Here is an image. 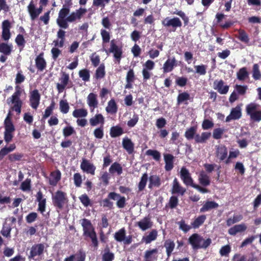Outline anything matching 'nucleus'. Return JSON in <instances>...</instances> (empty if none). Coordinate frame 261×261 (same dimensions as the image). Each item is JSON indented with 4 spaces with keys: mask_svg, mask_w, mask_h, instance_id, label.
I'll list each match as a JSON object with an SVG mask.
<instances>
[{
    "mask_svg": "<svg viewBox=\"0 0 261 261\" xmlns=\"http://www.w3.org/2000/svg\"><path fill=\"white\" fill-rule=\"evenodd\" d=\"M69 8L66 7H63L59 11L57 23L60 28L67 29L68 27V22H72L80 19L87 12V10L80 8L69 15Z\"/></svg>",
    "mask_w": 261,
    "mask_h": 261,
    "instance_id": "obj_1",
    "label": "nucleus"
},
{
    "mask_svg": "<svg viewBox=\"0 0 261 261\" xmlns=\"http://www.w3.org/2000/svg\"><path fill=\"white\" fill-rule=\"evenodd\" d=\"M80 223L83 228L84 234L89 237L91 239L93 246L97 247L98 241L96 234L90 221L86 219H83L80 220Z\"/></svg>",
    "mask_w": 261,
    "mask_h": 261,
    "instance_id": "obj_2",
    "label": "nucleus"
},
{
    "mask_svg": "<svg viewBox=\"0 0 261 261\" xmlns=\"http://www.w3.org/2000/svg\"><path fill=\"white\" fill-rule=\"evenodd\" d=\"M21 93V90L19 86L15 87V92L14 94L7 100L9 105L12 106L13 110L16 112L18 114L21 113V108L22 101L20 99V96Z\"/></svg>",
    "mask_w": 261,
    "mask_h": 261,
    "instance_id": "obj_3",
    "label": "nucleus"
},
{
    "mask_svg": "<svg viewBox=\"0 0 261 261\" xmlns=\"http://www.w3.org/2000/svg\"><path fill=\"white\" fill-rule=\"evenodd\" d=\"M189 242L194 249L206 248L212 243L211 239H204L198 234H193L189 239Z\"/></svg>",
    "mask_w": 261,
    "mask_h": 261,
    "instance_id": "obj_4",
    "label": "nucleus"
},
{
    "mask_svg": "<svg viewBox=\"0 0 261 261\" xmlns=\"http://www.w3.org/2000/svg\"><path fill=\"white\" fill-rule=\"evenodd\" d=\"M10 113H9L5 120V133L4 139L7 143L10 142L13 137V133L15 130L14 126L10 117Z\"/></svg>",
    "mask_w": 261,
    "mask_h": 261,
    "instance_id": "obj_5",
    "label": "nucleus"
},
{
    "mask_svg": "<svg viewBox=\"0 0 261 261\" xmlns=\"http://www.w3.org/2000/svg\"><path fill=\"white\" fill-rule=\"evenodd\" d=\"M115 239L119 242H123L126 245L130 244L132 243V236H126V231L124 228H121L114 234Z\"/></svg>",
    "mask_w": 261,
    "mask_h": 261,
    "instance_id": "obj_6",
    "label": "nucleus"
},
{
    "mask_svg": "<svg viewBox=\"0 0 261 261\" xmlns=\"http://www.w3.org/2000/svg\"><path fill=\"white\" fill-rule=\"evenodd\" d=\"M55 204L61 208L64 204L67 202L66 194L62 191H58L53 197Z\"/></svg>",
    "mask_w": 261,
    "mask_h": 261,
    "instance_id": "obj_7",
    "label": "nucleus"
},
{
    "mask_svg": "<svg viewBox=\"0 0 261 261\" xmlns=\"http://www.w3.org/2000/svg\"><path fill=\"white\" fill-rule=\"evenodd\" d=\"M102 50L105 51L107 55H109V53H112L114 54L115 58L119 61L121 58L122 54V49L121 47L118 46L115 44L114 41L112 40L111 41V47L109 50L106 49L105 47H103Z\"/></svg>",
    "mask_w": 261,
    "mask_h": 261,
    "instance_id": "obj_8",
    "label": "nucleus"
},
{
    "mask_svg": "<svg viewBox=\"0 0 261 261\" xmlns=\"http://www.w3.org/2000/svg\"><path fill=\"white\" fill-rule=\"evenodd\" d=\"M28 11L30 14L32 20H34L37 18L43 10V8L39 6L38 8H36L34 2L32 0L27 7Z\"/></svg>",
    "mask_w": 261,
    "mask_h": 261,
    "instance_id": "obj_9",
    "label": "nucleus"
},
{
    "mask_svg": "<svg viewBox=\"0 0 261 261\" xmlns=\"http://www.w3.org/2000/svg\"><path fill=\"white\" fill-rule=\"evenodd\" d=\"M69 82V75L65 72L61 73L59 83H57V89L59 93H62Z\"/></svg>",
    "mask_w": 261,
    "mask_h": 261,
    "instance_id": "obj_10",
    "label": "nucleus"
},
{
    "mask_svg": "<svg viewBox=\"0 0 261 261\" xmlns=\"http://www.w3.org/2000/svg\"><path fill=\"white\" fill-rule=\"evenodd\" d=\"M2 38L5 41H8L11 37V34L10 29L11 28V24L8 20H5L2 23Z\"/></svg>",
    "mask_w": 261,
    "mask_h": 261,
    "instance_id": "obj_11",
    "label": "nucleus"
},
{
    "mask_svg": "<svg viewBox=\"0 0 261 261\" xmlns=\"http://www.w3.org/2000/svg\"><path fill=\"white\" fill-rule=\"evenodd\" d=\"M180 175L181 179L185 185L193 187L194 184L189 171L186 168L182 167L181 169Z\"/></svg>",
    "mask_w": 261,
    "mask_h": 261,
    "instance_id": "obj_12",
    "label": "nucleus"
},
{
    "mask_svg": "<svg viewBox=\"0 0 261 261\" xmlns=\"http://www.w3.org/2000/svg\"><path fill=\"white\" fill-rule=\"evenodd\" d=\"M142 74L144 80H147L150 77L151 73L149 70H152L154 67L153 61L148 60L143 65Z\"/></svg>",
    "mask_w": 261,
    "mask_h": 261,
    "instance_id": "obj_13",
    "label": "nucleus"
},
{
    "mask_svg": "<svg viewBox=\"0 0 261 261\" xmlns=\"http://www.w3.org/2000/svg\"><path fill=\"white\" fill-rule=\"evenodd\" d=\"M214 89L221 94H226L229 90V86L224 85L222 80H216L214 82Z\"/></svg>",
    "mask_w": 261,
    "mask_h": 261,
    "instance_id": "obj_14",
    "label": "nucleus"
},
{
    "mask_svg": "<svg viewBox=\"0 0 261 261\" xmlns=\"http://www.w3.org/2000/svg\"><path fill=\"white\" fill-rule=\"evenodd\" d=\"M162 24L165 27H172L173 28L180 27L182 23L177 17L170 18L167 17L162 21Z\"/></svg>",
    "mask_w": 261,
    "mask_h": 261,
    "instance_id": "obj_15",
    "label": "nucleus"
},
{
    "mask_svg": "<svg viewBox=\"0 0 261 261\" xmlns=\"http://www.w3.org/2000/svg\"><path fill=\"white\" fill-rule=\"evenodd\" d=\"M87 103L91 112H93L94 109L97 107L98 104L97 95L93 93H90L87 96Z\"/></svg>",
    "mask_w": 261,
    "mask_h": 261,
    "instance_id": "obj_16",
    "label": "nucleus"
},
{
    "mask_svg": "<svg viewBox=\"0 0 261 261\" xmlns=\"http://www.w3.org/2000/svg\"><path fill=\"white\" fill-rule=\"evenodd\" d=\"M185 188L181 186L176 178L173 181L171 192L172 194H178L183 195L186 192Z\"/></svg>",
    "mask_w": 261,
    "mask_h": 261,
    "instance_id": "obj_17",
    "label": "nucleus"
},
{
    "mask_svg": "<svg viewBox=\"0 0 261 261\" xmlns=\"http://www.w3.org/2000/svg\"><path fill=\"white\" fill-rule=\"evenodd\" d=\"M216 154L220 161H224L227 155V149L226 147L223 145H219L216 147Z\"/></svg>",
    "mask_w": 261,
    "mask_h": 261,
    "instance_id": "obj_18",
    "label": "nucleus"
},
{
    "mask_svg": "<svg viewBox=\"0 0 261 261\" xmlns=\"http://www.w3.org/2000/svg\"><path fill=\"white\" fill-rule=\"evenodd\" d=\"M40 98V96L38 90H33L31 93L30 100L31 106L33 109H36L37 108L39 104Z\"/></svg>",
    "mask_w": 261,
    "mask_h": 261,
    "instance_id": "obj_19",
    "label": "nucleus"
},
{
    "mask_svg": "<svg viewBox=\"0 0 261 261\" xmlns=\"http://www.w3.org/2000/svg\"><path fill=\"white\" fill-rule=\"evenodd\" d=\"M177 61L175 58H168L163 65L164 72H171L177 66Z\"/></svg>",
    "mask_w": 261,
    "mask_h": 261,
    "instance_id": "obj_20",
    "label": "nucleus"
},
{
    "mask_svg": "<svg viewBox=\"0 0 261 261\" xmlns=\"http://www.w3.org/2000/svg\"><path fill=\"white\" fill-rule=\"evenodd\" d=\"M81 169L88 173H90L94 175L95 173V167L89 161L83 160L81 164Z\"/></svg>",
    "mask_w": 261,
    "mask_h": 261,
    "instance_id": "obj_21",
    "label": "nucleus"
},
{
    "mask_svg": "<svg viewBox=\"0 0 261 261\" xmlns=\"http://www.w3.org/2000/svg\"><path fill=\"white\" fill-rule=\"evenodd\" d=\"M241 107L237 106L231 110L230 114L226 118V121L228 122L231 120L238 119L241 117Z\"/></svg>",
    "mask_w": 261,
    "mask_h": 261,
    "instance_id": "obj_22",
    "label": "nucleus"
},
{
    "mask_svg": "<svg viewBox=\"0 0 261 261\" xmlns=\"http://www.w3.org/2000/svg\"><path fill=\"white\" fill-rule=\"evenodd\" d=\"M44 246L42 244H37L33 246L31 249L29 258H34L36 256L41 254L44 250Z\"/></svg>",
    "mask_w": 261,
    "mask_h": 261,
    "instance_id": "obj_23",
    "label": "nucleus"
},
{
    "mask_svg": "<svg viewBox=\"0 0 261 261\" xmlns=\"http://www.w3.org/2000/svg\"><path fill=\"white\" fill-rule=\"evenodd\" d=\"M157 249L146 250L144 254V261H155L158 258Z\"/></svg>",
    "mask_w": 261,
    "mask_h": 261,
    "instance_id": "obj_24",
    "label": "nucleus"
},
{
    "mask_svg": "<svg viewBox=\"0 0 261 261\" xmlns=\"http://www.w3.org/2000/svg\"><path fill=\"white\" fill-rule=\"evenodd\" d=\"M137 225L142 230L145 231L152 227V222L149 218L145 217L138 222Z\"/></svg>",
    "mask_w": 261,
    "mask_h": 261,
    "instance_id": "obj_25",
    "label": "nucleus"
},
{
    "mask_svg": "<svg viewBox=\"0 0 261 261\" xmlns=\"http://www.w3.org/2000/svg\"><path fill=\"white\" fill-rule=\"evenodd\" d=\"M36 199L38 202V210L41 213H43L45 210L46 198L43 197L42 193L39 191L36 195Z\"/></svg>",
    "mask_w": 261,
    "mask_h": 261,
    "instance_id": "obj_26",
    "label": "nucleus"
},
{
    "mask_svg": "<svg viewBox=\"0 0 261 261\" xmlns=\"http://www.w3.org/2000/svg\"><path fill=\"white\" fill-rule=\"evenodd\" d=\"M105 122V118L101 114H96L94 117L89 119V123L91 126H94L98 124L103 125Z\"/></svg>",
    "mask_w": 261,
    "mask_h": 261,
    "instance_id": "obj_27",
    "label": "nucleus"
},
{
    "mask_svg": "<svg viewBox=\"0 0 261 261\" xmlns=\"http://www.w3.org/2000/svg\"><path fill=\"white\" fill-rule=\"evenodd\" d=\"M246 229L247 226L244 223L236 225L229 229L228 233L230 235L234 236L237 233L242 232L245 231Z\"/></svg>",
    "mask_w": 261,
    "mask_h": 261,
    "instance_id": "obj_28",
    "label": "nucleus"
},
{
    "mask_svg": "<svg viewBox=\"0 0 261 261\" xmlns=\"http://www.w3.org/2000/svg\"><path fill=\"white\" fill-rule=\"evenodd\" d=\"M211 133L203 132L201 135L196 134L195 136V141L197 143H204L210 138Z\"/></svg>",
    "mask_w": 261,
    "mask_h": 261,
    "instance_id": "obj_29",
    "label": "nucleus"
},
{
    "mask_svg": "<svg viewBox=\"0 0 261 261\" xmlns=\"http://www.w3.org/2000/svg\"><path fill=\"white\" fill-rule=\"evenodd\" d=\"M61 172L59 171H55L51 172L49 178V184L52 186H56L61 179Z\"/></svg>",
    "mask_w": 261,
    "mask_h": 261,
    "instance_id": "obj_30",
    "label": "nucleus"
},
{
    "mask_svg": "<svg viewBox=\"0 0 261 261\" xmlns=\"http://www.w3.org/2000/svg\"><path fill=\"white\" fill-rule=\"evenodd\" d=\"M218 207V204L212 201H206L200 208V212L201 213L207 212L213 208Z\"/></svg>",
    "mask_w": 261,
    "mask_h": 261,
    "instance_id": "obj_31",
    "label": "nucleus"
},
{
    "mask_svg": "<svg viewBox=\"0 0 261 261\" xmlns=\"http://www.w3.org/2000/svg\"><path fill=\"white\" fill-rule=\"evenodd\" d=\"M157 236L158 231L155 229L152 230L147 236L143 237L142 241L146 244H149L152 241L155 240Z\"/></svg>",
    "mask_w": 261,
    "mask_h": 261,
    "instance_id": "obj_32",
    "label": "nucleus"
},
{
    "mask_svg": "<svg viewBox=\"0 0 261 261\" xmlns=\"http://www.w3.org/2000/svg\"><path fill=\"white\" fill-rule=\"evenodd\" d=\"M13 45L6 43H0V53L5 55H9L12 52Z\"/></svg>",
    "mask_w": 261,
    "mask_h": 261,
    "instance_id": "obj_33",
    "label": "nucleus"
},
{
    "mask_svg": "<svg viewBox=\"0 0 261 261\" xmlns=\"http://www.w3.org/2000/svg\"><path fill=\"white\" fill-rule=\"evenodd\" d=\"M198 180L199 183L203 186H207L210 184V177L204 171L200 172Z\"/></svg>",
    "mask_w": 261,
    "mask_h": 261,
    "instance_id": "obj_34",
    "label": "nucleus"
},
{
    "mask_svg": "<svg viewBox=\"0 0 261 261\" xmlns=\"http://www.w3.org/2000/svg\"><path fill=\"white\" fill-rule=\"evenodd\" d=\"M109 171L110 174L120 175L122 173V168L119 164L115 162L111 166Z\"/></svg>",
    "mask_w": 261,
    "mask_h": 261,
    "instance_id": "obj_35",
    "label": "nucleus"
},
{
    "mask_svg": "<svg viewBox=\"0 0 261 261\" xmlns=\"http://www.w3.org/2000/svg\"><path fill=\"white\" fill-rule=\"evenodd\" d=\"M11 230V224L5 221L3 224V227L1 232L4 237L10 238L11 237L10 233Z\"/></svg>",
    "mask_w": 261,
    "mask_h": 261,
    "instance_id": "obj_36",
    "label": "nucleus"
},
{
    "mask_svg": "<svg viewBox=\"0 0 261 261\" xmlns=\"http://www.w3.org/2000/svg\"><path fill=\"white\" fill-rule=\"evenodd\" d=\"M36 64L37 68L42 71L46 67V62L42 54L39 55L36 59Z\"/></svg>",
    "mask_w": 261,
    "mask_h": 261,
    "instance_id": "obj_37",
    "label": "nucleus"
},
{
    "mask_svg": "<svg viewBox=\"0 0 261 261\" xmlns=\"http://www.w3.org/2000/svg\"><path fill=\"white\" fill-rule=\"evenodd\" d=\"M122 145L128 153H132L134 149V144L130 139L124 138L122 141Z\"/></svg>",
    "mask_w": 261,
    "mask_h": 261,
    "instance_id": "obj_38",
    "label": "nucleus"
},
{
    "mask_svg": "<svg viewBox=\"0 0 261 261\" xmlns=\"http://www.w3.org/2000/svg\"><path fill=\"white\" fill-rule=\"evenodd\" d=\"M237 79L240 81H244L249 76V72L246 67L241 68L237 73Z\"/></svg>",
    "mask_w": 261,
    "mask_h": 261,
    "instance_id": "obj_39",
    "label": "nucleus"
},
{
    "mask_svg": "<svg viewBox=\"0 0 261 261\" xmlns=\"http://www.w3.org/2000/svg\"><path fill=\"white\" fill-rule=\"evenodd\" d=\"M173 156L169 154L164 155V160L166 163L165 169L169 171L173 168Z\"/></svg>",
    "mask_w": 261,
    "mask_h": 261,
    "instance_id": "obj_40",
    "label": "nucleus"
},
{
    "mask_svg": "<svg viewBox=\"0 0 261 261\" xmlns=\"http://www.w3.org/2000/svg\"><path fill=\"white\" fill-rule=\"evenodd\" d=\"M106 110L108 113L111 114H115L116 113L117 108L114 99H112L108 102Z\"/></svg>",
    "mask_w": 261,
    "mask_h": 261,
    "instance_id": "obj_41",
    "label": "nucleus"
},
{
    "mask_svg": "<svg viewBox=\"0 0 261 261\" xmlns=\"http://www.w3.org/2000/svg\"><path fill=\"white\" fill-rule=\"evenodd\" d=\"M123 133L122 128L118 126H113L110 129V136L112 138L120 136Z\"/></svg>",
    "mask_w": 261,
    "mask_h": 261,
    "instance_id": "obj_42",
    "label": "nucleus"
},
{
    "mask_svg": "<svg viewBox=\"0 0 261 261\" xmlns=\"http://www.w3.org/2000/svg\"><path fill=\"white\" fill-rule=\"evenodd\" d=\"M161 185L160 179L156 175H151L149 177V188H151L153 187H159Z\"/></svg>",
    "mask_w": 261,
    "mask_h": 261,
    "instance_id": "obj_43",
    "label": "nucleus"
},
{
    "mask_svg": "<svg viewBox=\"0 0 261 261\" xmlns=\"http://www.w3.org/2000/svg\"><path fill=\"white\" fill-rule=\"evenodd\" d=\"M197 128L195 126H192L187 129L185 132V136L188 140L194 139L195 136L196 135Z\"/></svg>",
    "mask_w": 261,
    "mask_h": 261,
    "instance_id": "obj_44",
    "label": "nucleus"
},
{
    "mask_svg": "<svg viewBox=\"0 0 261 261\" xmlns=\"http://www.w3.org/2000/svg\"><path fill=\"white\" fill-rule=\"evenodd\" d=\"M87 115L88 112L84 109H76L72 112V115L75 118L86 117Z\"/></svg>",
    "mask_w": 261,
    "mask_h": 261,
    "instance_id": "obj_45",
    "label": "nucleus"
},
{
    "mask_svg": "<svg viewBox=\"0 0 261 261\" xmlns=\"http://www.w3.org/2000/svg\"><path fill=\"white\" fill-rule=\"evenodd\" d=\"M60 110L63 114H67L69 110V106L66 100H61L59 102Z\"/></svg>",
    "mask_w": 261,
    "mask_h": 261,
    "instance_id": "obj_46",
    "label": "nucleus"
},
{
    "mask_svg": "<svg viewBox=\"0 0 261 261\" xmlns=\"http://www.w3.org/2000/svg\"><path fill=\"white\" fill-rule=\"evenodd\" d=\"M252 77L255 80H258L261 79V72L259 70V65L254 64L252 68Z\"/></svg>",
    "mask_w": 261,
    "mask_h": 261,
    "instance_id": "obj_47",
    "label": "nucleus"
},
{
    "mask_svg": "<svg viewBox=\"0 0 261 261\" xmlns=\"http://www.w3.org/2000/svg\"><path fill=\"white\" fill-rule=\"evenodd\" d=\"M114 258V254L111 252L109 249H106L102 255V261H112Z\"/></svg>",
    "mask_w": 261,
    "mask_h": 261,
    "instance_id": "obj_48",
    "label": "nucleus"
},
{
    "mask_svg": "<svg viewBox=\"0 0 261 261\" xmlns=\"http://www.w3.org/2000/svg\"><path fill=\"white\" fill-rule=\"evenodd\" d=\"M231 250V248L229 245H226L222 246L220 250L219 253L221 256L227 257L229 255Z\"/></svg>",
    "mask_w": 261,
    "mask_h": 261,
    "instance_id": "obj_49",
    "label": "nucleus"
},
{
    "mask_svg": "<svg viewBox=\"0 0 261 261\" xmlns=\"http://www.w3.org/2000/svg\"><path fill=\"white\" fill-rule=\"evenodd\" d=\"M165 247L166 249L167 255L169 256L174 248V243L171 240H167L165 243Z\"/></svg>",
    "mask_w": 261,
    "mask_h": 261,
    "instance_id": "obj_50",
    "label": "nucleus"
},
{
    "mask_svg": "<svg viewBox=\"0 0 261 261\" xmlns=\"http://www.w3.org/2000/svg\"><path fill=\"white\" fill-rule=\"evenodd\" d=\"M206 217L204 215H202L197 218L195 221L192 223L193 228H197L202 225L204 222Z\"/></svg>",
    "mask_w": 261,
    "mask_h": 261,
    "instance_id": "obj_51",
    "label": "nucleus"
},
{
    "mask_svg": "<svg viewBox=\"0 0 261 261\" xmlns=\"http://www.w3.org/2000/svg\"><path fill=\"white\" fill-rule=\"evenodd\" d=\"M79 76L85 82L89 81L90 72L88 70L84 69L79 71Z\"/></svg>",
    "mask_w": 261,
    "mask_h": 261,
    "instance_id": "obj_52",
    "label": "nucleus"
},
{
    "mask_svg": "<svg viewBox=\"0 0 261 261\" xmlns=\"http://www.w3.org/2000/svg\"><path fill=\"white\" fill-rule=\"evenodd\" d=\"M105 68L103 64H101L96 69L95 72V77L97 79H101L105 75Z\"/></svg>",
    "mask_w": 261,
    "mask_h": 261,
    "instance_id": "obj_53",
    "label": "nucleus"
},
{
    "mask_svg": "<svg viewBox=\"0 0 261 261\" xmlns=\"http://www.w3.org/2000/svg\"><path fill=\"white\" fill-rule=\"evenodd\" d=\"M148 180V176L147 174L146 173H144L141 179V181H140L139 185H138V188L139 191H142L145 188L147 181Z\"/></svg>",
    "mask_w": 261,
    "mask_h": 261,
    "instance_id": "obj_54",
    "label": "nucleus"
},
{
    "mask_svg": "<svg viewBox=\"0 0 261 261\" xmlns=\"http://www.w3.org/2000/svg\"><path fill=\"white\" fill-rule=\"evenodd\" d=\"M239 39L242 42L247 43L249 42V37L248 35L243 30L239 31Z\"/></svg>",
    "mask_w": 261,
    "mask_h": 261,
    "instance_id": "obj_55",
    "label": "nucleus"
},
{
    "mask_svg": "<svg viewBox=\"0 0 261 261\" xmlns=\"http://www.w3.org/2000/svg\"><path fill=\"white\" fill-rule=\"evenodd\" d=\"M31 189V179L27 178L23 181L20 186V189L23 191H29Z\"/></svg>",
    "mask_w": 261,
    "mask_h": 261,
    "instance_id": "obj_56",
    "label": "nucleus"
},
{
    "mask_svg": "<svg viewBox=\"0 0 261 261\" xmlns=\"http://www.w3.org/2000/svg\"><path fill=\"white\" fill-rule=\"evenodd\" d=\"M15 42L19 47H23L25 43V41L23 36L20 34H18L16 36Z\"/></svg>",
    "mask_w": 261,
    "mask_h": 261,
    "instance_id": "obj_57",
    "label": "nucleus"
},
{
    "mask_svg": "<svg viewBox=\"0 0 261 261\" xmlns=\"http://www.w3.org/2000/svg\"><path fill=\"white\" fill-rule=\"evenodd\" d=\"M196 72L200 75H205L206 74V66L204 65H196L194 66Z\"/></svg>",
    "mask_w": 261,
    "mask_h": 261,
    "instance_id": "obj_58",
    "label": "nucleus"
},
{
    "mask_svg": "<svg viewBox=\"0 0 261 261\" xmlns=\"http://www.w3.org/2000/svg\"><path fill=\"white\" fill-rule=\"evenodd\" d=\"M94 136L95 138L101 139L103 137V129L102 126L96 128L93 132Z\"/></svg>",
    "mask_w": 261,
    "mask_h": 261,
    "instance_id": "obj_59",
    "label": "nucleus"
},
{
    "mask_svg": "<svg viewBox=\"0 0 261 261\" xmlns=\"http://www.w3.org/2000/svg\"><path fill=\"white\" fill-rule=\"evenodd\" d=\"M190 98V95L187 92H183L179 94L177 97V102L178 103H181L187 100Z\"/></svg>",
    "mask_w": 261,
    "mask_h": 261,
    "instance_id": "obj_60",
    "label": "nucleus"
},
{
    "mask_svg": "<svg viewBox=\"0 0 261 261\" xmlns=\"http://www.w3.org/2000/svg\"><path fill=\"white\" fill-rule=\"evenodd\" d=\"M257 105L255 103H250L246 106V112L247 114L249 116L253 113V112H256L257 108Z\"/></svg>",
    "mask_w": 261,
    "mask_h": 261,
    "instance_id": "obj_61",
    "label": "nucleus"
},
{
    "mask_svg": "<svg viewBox=\"0 0 261 261\" xmlns=\"http://www.w3.org/2000/svg\"><path fill=\"white\" fill-rule=\"evenodd\" d=\"M147 155L152 156L153 159L156 161L160 160L161 158V154L160 152L156 150H148L146 152Z\"/></svg>",
    "mask_w": 261,
    "mask_h": 261,
    "instance_id": "obj_62",
    "label": "nucleus"
},
{
    "mask_svg": "<svg viewBox=\"0 0 261 261\" xmlns=\"http://www.w3.org/2000/svg\"><path fill=\"white\" fill-rule=\"evenodd\" d=\"M74 132V130L73 127L71 126H67L65 127L63 130V136L65 137H68Z\"/></svg>",
    "mask_w": 261,
    "mask_h": 261,
    "instance_id": "obj_63",
    "label": "nucleus"
},
{
    "mask_svg": "<svg viewBox=\"0 0 261 261\" xmlns=\"http://www.w3.org/2000/svg\"><path fill=\"white\" fill-rule=\"evenodd\" d=\"M177 224L179 225V228L185 232L188 231L191 228V226L186 224L184 220L178 222Z\"/></svg>",
    "mask_w": 261,
    "mask_h": 261,
    "instance_id": "obj_64",
    "label": "nucleus"
}]
</instances>
